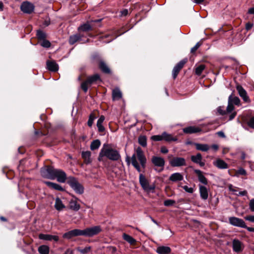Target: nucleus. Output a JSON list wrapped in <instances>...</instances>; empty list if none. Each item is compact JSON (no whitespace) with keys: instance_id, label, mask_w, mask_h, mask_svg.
Here are the masks:
<instances>
[{"instance_id":"obj_3","label":"nucleus","mask_w":254,"mask_h":254,"mask_svg":"<svg viewBox=\"0 0 254 254\" xmlns=\"http://www.w3.org/2000/svg\"><path fill=\"white\" fill-rule=\"evenodd\" d=\"M104 156L112 161H118L121 158L120 154L117 150L109 147L101 149L98 157L99 161H102V157Z\"/></svg>"},{"instance_id":"obj_53","label":"nucleus","mask_w":254,"mask_h":254,"mask_svg":"<svg viewBox=\"0 0 254 254\" xmlns=\"http://www.w3.org/2000/svg\"><path fill=\"white\" fill-rule=\"evenodd\" d=\"M246 220L252 222H254V215H249L245 217Z\"/></svg>"},{"instance_id":"obj_26","label":"nucleus","mask_w":254,"mask_h":254,"mask_svg":"<svg viewBox=\"0 0 254 254\" xmlns=\"http://www.w3.org/2000/svg\"><path fill=\"white\" fill-rule=\"evenodd\" d=\"M83 36L80 33L70 36L69 39V43L71 45H73L77 41L81 40Z\"/></svg>"},{"instance_id":"obj_60","label":"nucleus","mask_w":254,"mask_h":254,"mask_svg":"<svg viewBox=\"0 0 254 254\" xmlns=\"http://www.w3.org/2000/svg\"><path fill=\"white\" fill-rule=\"evenodd\" d=\"M248 13L254 15V7L250 8L249 9Z\"/></svg>"},{"instance_id":"obj_4","label":"nucleus","mask_w":254,"mask_h":254,"mask_svg":"<svg viewBox=\"0 0 254 254\" xmlns=\"http://www.w3.org/2000/svg\"><path fill=\"white\" fill-rule=\"evenodd\" d=\"M139 182L143 190L147 192H153L155 189V185L154 184L150 185L142 174L139 175Z\"/></svg>"},{"instance_id":"obj_11","label":"nucleus","mask_w":254,"mask_h":254,"mask_svg":"<svg viewBox=\"0 0 254 254\" xmlns=\"http://www.w3.org/2000/svg\"><path fill=\"white\" fill-rule=\"evenodd\" d=\"M170 165L172 167H181L185 166L186 162L185 158L182 157H174L169 161Z\"/></svg>"},{"instance_id":"obj_51","label":"nucleus","mask_w":254,"mask_h":254,"mask_svg":"<svg viewBox=\"0 0 254 254\" xmlns=\"http://www.w3.org/2000/svg\"><path fill=\"white\" fill-rule=\"evenodd\" d=\"M248 124L250 127L254 128V117L250 119Z\"/></svg>"},{"instance_id":"obj_24","label":"nucleus","mask_w":254,"mask_h":254,"mask_svg":"<svg viewBox=\"0 0 254 254\" xmlns=\"http://www.w3.org/2000/svg\"><path fill=\"white\" fill-rule=\"evenodd\" d=\"M213 165L221 169H227L228 167L227 164L223 160L220 159L213 162Z\"/></svg>"},{"instance_id":"obj_38","label":"nucleus","mask_w":254,"mask_h":254,"mask_svg":"<svg viewBox=\"0 0 254 254\" xmlns=\"http://www.w3.org/2000/svg\"><path fill=\"white\" fill-rule=\"evenodd\" d=\"M101 143L99 140L96 139L93 141L90 144V149L92 150L97 149L100 146Z\"/></svg>"},{"instance_id":"obj_50","label":"nucleus","mask_w":254,"mask_h":254,"mask_svg":"<svg viewBox=\"0 0 254 254\" xmlns=\"http://www.w3.org/2000/svg\"><path fill=\"white\" fill-rule=\"evenodd\" d=\"M249 208L252 212H254V198L250 200L249 202Z\"/></svg>"},{"instance_id":"obj_10","label":"nucleus","mask_w":254,"mask_h":254,"mask_svg":"<svg viewBox=\"0 0 254 254\" xmlns=\"http://www.w3.org/2000/svg\"><path fill=\"white\" fill-rule=\"evenodd\" d=\"M35 6L29 1H24L20 6V9L24 13L30 14L33 12Z\"/></svg>"},{"instance_id":"obj_44","label":"nucleus","mask_w":254,"mask_h":254,"mask_svg":"<svg viewBox=\"0 0 254 254\" xmlns=\"http://www.w3.org/2000/svg\"><path fill=\"white\" fill-rule=\"evenodd\" d=\"M96 117L93 114H91L89 116V119L87 122L88 126L90 127H92L94 120L95 119Z\"/></svg>"},{"instance_id":"obj_59","label":"nucleus","mask_w":254,"mask_h":254,"mask_svg":"<svg viewBox=\"0 0 254 254\" xmlns=\"http://www.w3.org/2000/svg\"><path fill=\"white\" fill-rule=\"evenodd\" d=\"M122 15L126 16L128 14L127 9H124L121 11Z\"/></svg>"},{"instance_id":"obj_46","label":"nucleus","mask_w":254,"mask_h":254,"mask_svg":"<svg viewBox=\"0 0 254 254\" xmlns=\"http://www.w3.org/2000/svg\"><path fill=\"white\" fill-rule=\"evenodd\" d=\"M151 139L154 141H161L163 140V133L161 135H156L151 136Z\"/></svg>"},{"instance_id":"obj_33","label":"nucleus","mask_w":254,"mask_h":254,"mask_svg":"<svg viewBox=\"0 0 254 254\" xmlns=\"http://www.w3.org/2000/svg\"><path fill=\"white\" fill-rule=\"evenodd\" d=\"M112 98L114 100H119L122 98V93L119 88L113 90Z\"/></svg>"},{"instance_id":"obj_63","label":"nucleus","mask_w":254,"mask_h":254,"mask_svg":"<svg viewBox=\"0 0 254 254\" xmlns=\"http://www.w3.org/2000/svg\"><path fill=\"white\" fill-rule=\"evenodd\" d=\"M211 147L212 149H213L214 150H217L218 149V146L216 144H213L211 146Z\"/></svg>"},{"instance_id":"obj_64","label":"nucleus","mask_w":254,"mask_h":254,"mask_svg":"<svg viewBox=\"0 0 254 254\" xmlns=\"http://www.w3.org/2000/svg\"><path fill=\"white\" fill-rule=\"evenodd\" d=\"M247 229L249 232H254V228L248 227Z\"/></svg>"},{"instance_id":"obj_42","label":"nucleus","mask_w":254,"mask_h":254,"mask_svg":"<svg viewBox=\"0 0 254 254\" xmlns=\"http://www.w3.org/2000/svg\"><path fill=\"white\" fill-rule=\"evenodd\" d=\"M205 66L204 64L199 65L195 68V73L198 75H200L202 73L203 70L205 69Z\"/></svg>"},{"instance_id":"obj_21","label":"nucleus","mask_w":254,"mask_h":254,"mask_svg":"<svg viewBox=\"0 0 254 254\" xmlns=\"http://www.w3.org/2000/svg\"><path fill=\"white\" fill-rule=\"evenodd\" d=\"M47 68L52 71H57L59 69V65L56 62L54 61L47 62Z\"/></svg>"},{"instance_id":"obj_19","label":"nucleus","mask_w":254,"mask_h":254,"mask_svg":"<svg viewBox=\"0 0 254 254\" xmlns=\"http://www.w3.org/2000/svg\"><path fill=\"white\" fill-rule=\"evenodd\" d=\"M198 187L200 197L203 200H206L208 196V189L202 185H199Z\"/></svg>"},{"instance_id":"obj_20","label":"nucleus","mask_w":254,"mask_h":254,"mask_svg":"<svg viewBox=\"0 0 254 254\" xmlns=\"http://www.w3.org/2000/svg\"><path fill=\"white\" fill-rule=\"evenodd\" d=\"M202 156L200 153H198L196 155H192L191 156V160L196 164H199L201 167L204 166L205 163L202 161Z\"/></svg>"},{"instance_id":"obj_58","label":"nucleus","mask_w":254,"mask_h":254,"mask_svg":"<svg viewBox=\"0 0 254 254\" xmlns=\"http://www.w3.org/2000/svg\"><path fill=\"white\" fill-rule=\"evenodd\" d=\"M233 186L231 185L229 186V189L230 191L234 192L235 193H236L237 190L233 188Z\"/></svg>"},{"instance_id":"obj_34","label":"nucleus","mask_w":254,"mask_h":254,"mask_svg":"<svg viewBox=\"0 0 254 254\" xmlns=\"http://www.w3.org/2000/svg\"><path fill=\"white\" fill-rule=\"evenodd\" d=\"M196 149L202 151H207L209 149V146L206 144H200L196 143L194 144Z\"/></svg>"},{"instance_id":"obj_32","label":"nucleus","mask_w":254,"mask_h":254,"mask_svg":"<svg viewBox=\"0 0 254 254\" xmlns=\"http://www.w3.org/2000/svg\"><path fill=\"white\" fill-rule=\"evenodd\" d=\"M99 66L103 72L105 73H110V68L103 61L100 60L99 61Z\"/></svg>"},{"instance_id":"obj_62","label":"nucleus","mask_w":254,"mask_h":254,"mask_svg":"<svg viewBox=\"0 0 254 254\" xmlns=\"http://www.w3.org/2000/svg\"><path fill=\"white\" fill-rule=\"evenodd\" d=\"M236 113L235 112V113H232L230 116V120H231L232 119H233L236 116Z\"/></svg>"},{"instance_id":"obj_36","label":"nucleus","mask_w":254,"mask_h":254,"mask_svg":"<svg viewBox=\"0 0 254 254\" xmlns=\"http://www.w3.org/2000/svg\"><path fill=\"white\" fill-rule=\"evenodd\" d=\"M92 29L91 26L88 23H86L81 25L78 28L79 31L87 32Z\"/></svg>"},{"instance_id":"obj_18","label":"nucleus","mask_w":254,"mask_h":254,"mask_svg":"<svg viewBox=\"0 0 254 254\" xmlns=\"http://www.w3.org/2000/svg\"><path fill=\"white\" fill-rule=\"evenodd\" d=\"M39 238L41 240H44L46 241L54 240L55 242H57L59 240V237L57 236L44 234H40L39 235Z\"/></svg>"},{"instance_id":"obj_15","label":"nucleus","mask_w":254,"mask_h":254,"mask_svg":"<svg viewBox=\"0 0 254 254\" xmlns=\"http://www.w3.org/2000/svg\"><path fill=\"white\" fill-rule=\"evenodd\" d=\"M151 161L154 166L162 168L160 171H162L163 170V168L165 165V161L163 158L157 156H153Z\"/></svg>"},{"instance_id":"obj_47","label":"nucleus","mask_w":254,"mask_h":254,"mask_svg":"<svg viewBox=\"0 0 254 254\" xmlns=\"http://www.w3.org/2000/svg\"><path fill=\"white\" fill-rule=\"evenodd\" d=\"M41 45L45 48H49L51 46V43L49 41L44 39L43 40L42 42L41 43Z\"/></svg>"},{"instance_id":"obj_28","label":"nucleus","mask_w":254,"mask_h":254,"mask_svg":"<svg viewBox=\"0 0 254 254\" xmlns=\"http://www.w3.org/2000/svg\"><path fill=\"white\" fill-rule=\"evenodd\" d=\"M69 207L72 210L77 211L80 208V206L76 200L71 199L69 202Z\"/></svg>"},{"instance_id":"obj_43","label":"nucleus","mask_w":254,"mask_h":254,"mask_svg":"<svg viewBox=\"0 0 254 254\" xmlns=\"http://www.w3.org/2000/svg\"><path fill=\"white\" fill-rule=\"evenodd\" d=\"M91 247L88 246L83 249L81 248H78L77 250L82 254H86L91 250Z\"/></svg>"},{"instance_id":"obj_9","label":"nucleus","mask_w":254,"mask_h":254,"mask_svg":"<svg viewBox=\"0 0 254 254\" xmlns=\"http://www.w3.org/2000/svg\"><path fill=\"white\" fill-rule=\"evenodd\" d=\"M229 223L235 227H241L247 229L248 227L246 225L244 221L239 218L236 217H230L229 218Z\"/></svg>"},{"instance_id":"obj_5","label":"nucleus","mask_w":254,"mask_h":254,"mask_svg":"<svg viewBox=\"0 0 254 254\" xmlns=\"http://www.w3.org/2000/svg\"><path fill=\"white\" fill-rule=\"evenodd\" d=\"M98 80H101L100 75L98 74L90 76L87 77L85 81L81 83V88L86 93L88 90V86L96 83Z\"/></svg>"},{"instance_id":"obj_45","label":"nucleus","mask_w":254,"mask_h":254,"mask_svg":"<svg viewBox=\"0 0 254 254\" xmlns=\"http://www.w3.org/2000/svg\"><path fill=\"white\" fill-rule=\"evenodd\" d=\"M176 201L172 199H167L164 201V204L166 206H172L174 204H175Z\"/></svg>"},{"instance_id":"obj_56","label":"nucleus","mask_w":254,"mask_h":254,"mask_svg":"<svg viewBox=\"0 0 254 254\" xmlns=\"http://www.w3.org/2000/svg\"><path fill=\"white\" fill-rule=\"evenodd\" d=\"M217 111L219 113V114H221V115H224L226 113V111L225 110H223L221 108V107L218 108V109H217Z\"/></svg>"},{"instance_id":"obj_41","label":"nucleus","mask_w":254,"mask_h":254,"mask_svg":"<svg viewBox=\"0 0 254 254\" xmlns=\"http://www.w3.org/2000/svg\"><path fill=\"white\" fill-rule=\"evenodd\" d=\"M138 143L143 147H145L147 145V139L145 136L142 135L138 137Z\"/></svg>"},{"instance_id":"obj_52","label":"nucleus","mask_w":254,"mask_h":254,"mask_svg":"<svg viewBox=\"0 0 254 254\" xmlns=\"http://www.w3.org/2000/svg\"><path fill=\"white\" fill-rule=\"evenodd\" d=\"M237 173L239 174V175H247V172H246V170L242 168H240L237 171Z\"/></svg>"},{"instance_id":"obj_40","label":"nucleus","mask_w":254,"mask_h":254,"mask_svg":"<svg viewBox=\"0 0 254 254\" xmlns=\"http://www.w3.org/2000/svg\"><path fill=\"white\" fill-rule=\"evenodd\" d=\"M36 35H37L38 39L40 40H44L46 38V33L44 31H43L41 30H38L37 31Z\"/></svg>"},{"instance_id":"obj_25","label":"nucleus","mask_w":254,"mask_h":254,"mask_svg":"<svg viewBox=\"0 0 254 254\" xmlns=\"http://www.w3.org/2000/svg\"><path fill=\"white\" fill-rule=\"evenodd\" d=\"M44 183L45 184H46L47 185V186H48L49 188H50L52 189L57 190H60V191H64V189H63V188L61 185H60L58 184L51 182H48V181H46Z\"/></svg>"},{"instance_id":"obj_1","label":"nucleus","mask_w":254,"mask_h":254,"mask_svg":"<svg viewBox=\"0 0 254 254\" xmlns=\"http://www.w3.org/2000/svg\"><path fill=\"white\" fill-rule=\"evenodd\" d=\"M41 174L44 178L54 180L57 179L60 183H64L66 180V173L61 169H55L51 166H46L41 169Z\"/></svg>"},{"instance_id":"obj_37","label":"nucleus","mask_w":254,"mask_h":254,"mask_svg":"<svg viewBox=\"0 0 254 254\" xmlns=\"http://www.w3.org/2000/svg\"><path fill=\"white\" fill-rule=\"evenodd\" d=\"M38 252L40 254H49V247L46 245H42L38 248Z\"/></svg>"},{"instance_id":"obj_2","label":"nucleus","mask_w":254,"mask_h":254,"mask_svg":"<svg viewBox=\"0 0 254 254\" xmlns=\"http://www.w3.org/2000/svg\"><path fill=\"white\" fill-rule=\"evenodd\" d=\"M130 160L132 166L138 172H141L140 166L143 168H145L146 158L140 147L136 148L135 153L132 155Z\"/></svg>"},{"instance_id":"obj_17","label":"nucleus","mask_w":254,"mask_h":254,"mask_svg":"<svg viewBox=\"0 0 254 254\" xmlns=\"http://www.w3.org/2000/svg\"><path fill=\"white\" fill-rule=\"evenodd\" d=\"M194 173L196 174L198 180L200 183L204 185H207L208 184V180L206 177L204 176L203 173L199 170H194Z\"/></svg>"},{"instance_id":"obj_13","label":"nucleus","mask_w":254,"mask_h":254,"mask_svg":"<svg viewBox=\"0 0 254 254\" xmlns=\"http://www.w3.org/2000/svg\"><path fill=\"white\" fill-rule=\"evenodd\" d=\"M236 89L238 91L239 95L242 98L245 102L249 103L251 100L247 95V91L240 85H237Z\"/></svg>"},{"instance_id":"obj_14","label":"nucleus","mask_w":254,"mask_h":254,"mask_svg":"<svg viewBox=\"0 0 254 254\" xmlns=\"http://www.w3.org/2000/svg\"><path fill=\"white\" fill-rule=\"evenodd\" d=\"M233 250L236 253H240L243 251L244 249L243 244L238 239H234L232 242Z\"/></svg>"},{"instance_id":"obj_6","label":"nucleus","mask_w":254,"mask_h":254,"mask_svg":"<svg viewBox=\"0 0 254 254\" xmlns=\"http://www.w3.org/2000/svg\"><path fill=\"white\" fill-rule=\"evenodd\" d=\"M67 184L77 193L82 194L84 192L83 186L74 177L68 178Z\"/></svg>"},{"instance_id":"obj_48","label":"nucleus","mask_w":254,"mask_h":254,"mask_svg":"<svg viewBox=\"0 0 254 254\" xmlns=\"http://www.w3.org/2000/svg\"><path fill=\"white\" fill-rule=\"evenodd\" d=\"M202 43L201 42H197L195 45L191 49L190 52L191 53H194L201 45Z\"/></svg>"},{"instance_id":"obj_61","label":"nucleus","mask_w":254,"mask_h":254,"mask_svg":"<svg viewBox=\"0 0 254 254\" xmlns=\"http://www.w3.org/2000/svg\"><path fill=\"white\" fill-rule=\"evenodd\" d=\"M217 134L219 136L222 137H224L225 136V134L223 131H219L217 132Z\"/></svg>"},{"instance_id":"obj_31","label":"nucleus","mask_w":254,"mask_h":254,"mask_svg":"<svg viewBox=\"0 0 254 254\" xmlns=\"http://www.w3.org/2000/svg\"><path fill=\"white\" fill-rule=\"evenodd\" d=\"M104 120L105 117L104 116L102 115L100 117L97 123V127H98V130L100 132H102L105 130V127L102 125V124Z\"/></svg>"},{"instance_id":"obj_22","label":"nucleus","mask_w":254,"mask_h":254,"mask_svg":"<svg viewBox=\"0 0 254 254\" xmlns=\"http://www.w3.org/2000/svg\"><path fill=\"white\" fill-rule=\"evenodd\" d=\"M169 179L173 182H176L182 181L184 179V177L180 173H175L171 175Z\"/></svg>"},{"instance_id":"obj_12","label":"nucleus","mask_w":254,"mask_h":254,"mask_svg":"<svg viewBox=\"0 0 254 254\" xmlns=\"http://www.w3.org/2000/svg\"><path fill=\"white\" fill-rule=\"evenodd\" d=\"M187 61V60L186 59L183 60L175 66L172 71V75L174 79L176 78L180 70L183 67Z\"/></svg>"},{"instance_id":"obj_55","label":"nucleus","mask_w":254,"mask_h":254,"mask_svg":"<svg viewBox=\"0 0 254 254\" xmlns=\"http://www.w3.org/2000/svg\"><path fill=\"white\" fill-rule=\"evenodd\" d=\"M253 24H252L251 23H248L246 25V29L247 30H249L250 29H251L252 28V27H253Z\"/></svg>"},{"instance_id":"obj_30","label":"nucleus","mask_w":254,"mask_h":254,"mask_svg":"<svg viewBox=\"0 0 254 254\" xmlns=\"http://www.w3.org/2000/svg\"><path fill=\"white\" fill-rule=\"evenodd\" d=\"M200 131L199 127H189L183 129V131L186 133H193L198 132Z\"/></svg>"},{"instance_id":"obj_7","label":"nucleus","mask_w":254,"mask_h":254,"mask_svg":"<svg viewBox=\"0 0 254 254\" xmlns=\"http://www.w3.org/2000/svg\"><path fill=\"white\" fill-rule=\"evenodd\" d=\"M101 231V227L96 226L81 230V235L91 237L99 233Z\"/></svg>"},{"instance_id":"obj_54","label":"nucleus","mask_w":254,"mask_h":254,"mask_svg":"<svg viewBox=\"0 0 254 254\" xmlns=\"http://www.w3.org/2000/svg\"><path fill=\"white\" fill-rule=\"evenodd\" d=\"M247 193H248L247 191L245 190L239 192L238 194H237V193H235V194H236L237 195L244 196V195H246L247 194Z\"/></svg>"},{"instance_id":"obj_49","label":"nucleus","mask_w":254,"mask_h":254,"mask_svg":"<svg viewBox=\"0 0 254 254\" xmlns=\"http://www.w3.org/2000/svg\"><path fill=\"white\" fill-rule=\"evenodd\" d=\"M182 188L187 192L192 193L194 191V189L193 188L189 187L187 186H183Z\"/></svg>"},{"instance_id":"obj_23","label":"nucleus","mask_w":254,"mask_h":254,"mask_svg":"<svg viewBox=\"0 0 254 254\" xmlns=\"http://www.w3.org/2000/svg\"><path fill=\"white\" fill-rule=\"evenodd\" d=\"M171 249L167 246H159L157 248L156 252L158 254H169L171 253Z\"/></svg>"},{"instance_id":"obj_27","label":"nucleus","mask_w":254,"mask_h":254,"mask_svg":"<svg viewBox=\"0 0 254 254\" xmlns=\"http://www.w3.org/2000/svg\"><path fill=\"white\" fill-rule=\"evenodd\" d=\"M81 156L86 164H89L91 162V152L89 151H83Z\"/></svg>"},{"instance_id":"obj_16","label":"nucleus","mask_w":254,"mask_h":254,"mask_svg":"<svg viewBox=\"0 0 254 254\" xmlns=\"http://www.w3.org/2000/svg\"><path fill=\"white\" fill-rule=\"evenodd\" d=\"M81 235V230L74 229L69 231L63 235V238L67 239H70L73 237L79 236Z\"/></svg>"},{"instance_id":"obj_57","label":"nucleus","mask_w":254,"mask_h":254,"mask_svg":"<svg viewBox=\"0 0 254 254\" xmlns=\"http://www.w3.org/2000/svg\"><path fill=\"white\" fill-rule=\"evenodd\" d=\"M161 152L163 153H167L168 152V150L165 147H162L161 148Z\"/></svg>"},{"instance_id":"obj_8","label":"nucleus","mask_w":254,"mask_h":254,"mask_svg":"<svg viewBox=\"0 0 254 254\" xmlns=\"http://www.w3.org/2000/svg\"><path fill=\"white\" fill-rule=\"evenodd\" d=\"M239 106L240 105V100L236 96H233L232 94L229 96L228 98V104L226 108V112L231 113L234 109V105Z\"/></svg>"},{"instance_id":"obj_35","label":"nucleus","mask_w":254,"mask_h":254,"mask_svg":"<svg viewBox=\"0 0 254 254\" xmlns=\"http://www.w3.org/2000/svg\"><path fill=\"white\" fill-rule=\"evenodd\" d=\"M163 140L167 142L177 140L176 137L173 136L171 134H168L166 132L163 133Z\"/></svg>"},{"instance_id":"obj_29","label":"nucleus","mask_w":254,"mask_h":254,"mask_svg":"<svg viewBox=\"0 0 254 254\" xmlns=\"http://www.w3.org/2000/svg\"><path fill=\"white\" fill-rule=\"evenodd\" d=\"M65 205L63 203L61 199L57 197L55 199V208L58 211H61L65 208Z\"/></svg>"},{"instance_id":"obj_39","label":"nucleus","mask_w":254,"mask_h":254,"mask_svg":"<svg viewBox=\"0 0 254 254\" xmlns=\"http://www.w3.org/2000/svg\"><path fill=\"white\" fill-rule=\"evenodd\" d=\"M123 238L125 240H126L128 243L131 245L134 244L136 242V241L134 238L126 234H123Z\"/></svg>"}]
</instances>
